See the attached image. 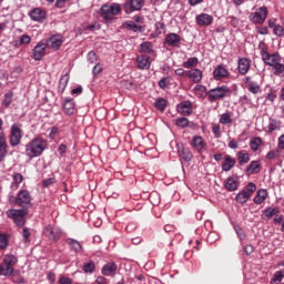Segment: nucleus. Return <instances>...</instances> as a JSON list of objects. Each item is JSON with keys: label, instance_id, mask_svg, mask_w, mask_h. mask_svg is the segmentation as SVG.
<instances>
[{"label": "nucleus", "instance_id": "f257e3e1", "mask_svg": "<svg viewBox=\"0 0 284 284\" xmlns=\"http://www.w3.org/2000/svg\"><path fill=\"white\" fill-rule=\"evenodd\" d=\"M261 59L265 65L273 69V74L275 77L284 78V64L281 62L283 61V58L280 53H270L265 48H262Z\"/></svg>", "mask_w": 284, "mask_h": 284}, {"label": "nucleus", "instance_id": "f03ea898", "mask_svg": "<svg viewBox=\"0 0 284 284\" xmlns=\"http://www.w3.org/2000/svg\"><path fill=\"white\" fill-rule=\"evenodd\" d=\"M47 145L48 144L43 139L36 138L26 144V155L30 161H32V159H37V156H41V154H43Z\"/></svg>", "mask_w": 284, "mask_h": 284}, {"label": "nucleus", "instance_id": "7ed1b4c3", "mask_svg": "<svg viewBox=\"0 0 284 284\" xmlns=\"http://www.w3.org/2000/svg\"><path fill=\"white\" fill-rule=\"evenodd\" d=\"M19 260L14 255H4L3 265L0 264V276H19V271L14 270V265Z\"/></svg>", "mask_w": 284, "mask_h": 284}, {"label": "nucleus", "instance_id": "20e7f679", "mask_svg": "<svg viewBox=\"0 0 284 284\" xmlns=\"http://www.w3.org/2000/svg\"><path fill=\"white\" fill-rule=\"evenodd\" d=\"M100 11L105 23H112L114 17L121 12V4L114 2L111 4H103Z\"/></svg>", "mask_w": 284, "mask_h": 284}, {"label": "nucleus", "instance_id": "39448f33", "mask_svg": "<svg viewBox=\"0 0 284 284\" xmlns=\"http://www.w3.org/2000/svg\"><path fill=\"white\" fill-rule=\"evenodd\" d=\"M232 94V90L227 85L216 87L209 91V101L212 103L214 101H221Z\"/></svg>", "mask_w": 284, "mask_h": 284}, {"label": "nucleus", "instance_id": "423d86ee", "mask_svg": "<svg viewBox=\"0 0 284 284\" xmlns=\"http://www.w3.org/2000/svg\"><path fill=\"white\" fill-rule=\"evenodd\" d=\"M21 139H23L21 126L17 123L12 124L9 135V143L11 148H17V145H20Z\"/></svg>", "mask_w": 284, "mask_h": 284}, {"label": "nucleus", "instance_id": "0eeeda50", "mask_svg": "<svg viewBox=\"0 0 284 284\" xmlns=\"http://www.w3.org/2000/svg\"><path fill=\"white\" fill-rule=\"evenodd\" d=\"M10 201H13L20 207H26V205H30V203H32V196L30 195V191L21 190L18 192L17 197L11 196Z\"/></svg>", "mask_w": 284, "mask_h": 284}, {"label": "nucleus", "instance_id": "6e6552de", "mask_svg": "<svg viewBox=\"0 0 284 284\" xmlns=\"http://www.w3.org/2000/svg\"><path fill=\"white\" fill-rule=\"evenodd\" d=\"M8 219H12L19 227H23L26 225V216L23 210H8L7 211Z\"/></svg>", "mask_w": 284, "mask_h": 284}, {"label": "nucleus", "instance_id": "1a4fd4ad", "mask_svg": "<svg viewBox=\"0 0 284 284\" xmlns=\"http://www.w3.org/2000/svg\"><path fill=\"white\" fill-rule=\"evenodd\" d=\"M143 6H145V0H129L123 3V10L125 14H132V12L141 10Z\"/></svg>", "mask_w": 284, "mask_h": 284}, {"label": "nucleus", "instance_id": "9d476101", "mask_svg": "<svg viewBox=\"0 0 284 284\" xmlns=\"http://www.w3.org/2000/svg\"><path fill=\"white\" fill-rule=\"evenodd\" d=\"M248 19L252 23H265V19H267V7H260L248 16Z\"/></svg>", "mask_w": 284, "mask_h": 284}, {"label": "nucleus", "instance_id": "9b49d317", "mask_svg": "<svg viewBox=\"0 0 284 284\" xmlns=\"http://www.w3.org/2000/svg\"><path fill=\"white\" fill-rule=\"evenodd\" d=\"M48 48V44L43 41H40L37 43V45L33 48L32 51V59L34 61H41L45 57V49Z\"/></svg>", "mask_w": 284, "mask_h": 284}, {"label": "nucleus", "instance_id": "f8f14e48", "mask_svg": "<svg viewBox=\"0 0 284 284\" xmlns=\"http://www.w3.org/2000/svg\"><path fill=\"white\" fill-rule=\"evenodd\" d=\"M195 23L200 27L207 28L214 23V17L209 13H200L195 17Z\"/></svg>", "mask_w": 284, "mask_h": 284}, {"label": "nucleus", "instance_id": "ddd939ff", "mask_svg": "<svg viewBox=\"0 0 284 284\" xmlns=\"http://www.w3.org/2000/svg\"><path fill=\"white\" fill-rule=\"evenodd\" d=\"M43 234L48 237L49 241H57V239L61 237V231L59 227H54L52 225L45 226Z\"/></svg>", "mask_w": 284, "mask_h": 284}, {"label": "nucleus", "instance_id": "4468645a", "mask_svg": "<svg viewBox=\"0 0 284 284\" xmlns=\"http://www.w3.org/2000/svg\"><path fill=\"white\" fill-rule=\"evenodd\" d=\"M252 67V60L247 58H240L237 61V70L242 75L247 74L250 72V68Z\"/></svg>", "mask_w": 284, "mask_h": 284}, {"label": "nucleus", "instance_id": "2eb2a0df", "mask_svg": "<svg viewBox=\"0 0 284 284\" xmlns=\"http://www.w3.org/2000/svg\"><path fill=\"white\" fill-rule=\"evenodd\" d=\"M178 153L180 159H182V161H185L186 163H190V161H192L194 156L192 154V151H190L189 148L183 146V144H178Z\"/></svg>", "mask_w": 284, "mask_h": 284}, {"label": "nucleus", "instance_id": "dca6fc26", "mask_svg": "<svg viewBox=\"0 0 284 284\" xmlns=\"http://www.w3.org/2000/svg\"><path fill=\"white\" fill-rule=\"evenodd\" d=\"M213 77L215 81H221V79H227L230 77V71H227L225 65L220 64L214 69Z\"/></svg>", "mask_w": 284, "mask_h": 284}, {"label": "nucleus", "instance_id": "f3484780", "mask_svg": "<svg viewBox=\"0 0 284 284\" xmlns=\"http://www.w3.org/2000/svg\"><path fill=\"white\" fill-rule=\"evenodd\" d=\"M165 43L171 48H180L181 47V36L176 33H169L165 36Z\"/></svg>", "mask_w": 284, "mask_h": 284}, {"label": "nucleus", "instance_id": "a211bd4d", "mask_svg": "<svg viewBox=\"0 0 284 284\" xmlns=\"http://www.w3.org/2000/svg\"><path fill=\"white\" fill-rule=\"evenodd\" d=\"M8 156V142L6 141V134L0 133V163L6 161Z\"/></svg>", "mask_w": 284, "mask_h": 284}, {"label": "nucleus", "instance_id": "6ab92c4d", "mask_svg": "<svg viewBox=\"0 0 284 284\" xmlns=\"http://www.w3.org/2000/svg\"><path fill=\"white\" fill-rule=\"evenodd\" d=\"M116 270H118L116 263L109 262L103 265L101 270V274H103V276H114L116 274Z\"/></svg>", "mask_w": 284, "mask_h": 284}, {"label": "nucleus", "instance_id": "aec40b11", "mask_svg": "<svg viewBox=\"0 0 284 284\" xmlns=\"http://www.w3.org/2000/svg\"><path fill=\"white\" fill-rule=\"evenodd\" d=\"M45 17L47 13L41 8H34L30 12V19L32 21H38L39 23H41V21H44Z\"/></svg>", "mask_w": 284, "mask_h": 284}, {"label": "nucleus", "instance_id": "412c9836", "mask_svg": "<svg viewBox=\"0 0 284 284\" xmlns=\"http://www.w3.org/2000/svg\"><path fill=\"white\" fill-rule=\"evenodd\" d=\"M178 112L184 116H190L192 114V102L183 101L178 105Z\"/></svg>", "mask_w": 284, "mask_h": 284}, {"label": "nucleus", "instance_id": "4be33fe9", "mask_svg": "<svg viewBox=\"0 0 284 284\" xmlns=\"http://www.w3.org/2000/svg\"><path fill=\"white\" fill-rule=\"evenodd\" d=\"M136 63L140 70H150V65H152L148 55H138Z\"/></svg>", "mask_w": 284, "mask_h": 284}, {"label": "nucleus", "instance_id": "5701e85b", "mask_svg": "<svg viewBox=\"0 0 284 284\" xmlns=\"http://www.w3.org/2000/svg\"><path fill=\"white\" fill-rule=\"evenodd\" d=\"M189 79H192L193 83H201L203 80V71L201 69H192L189 71V74H186Z\"/></svg>", "mask_w": 284, "mask_h": 284}, {"label": "nucleus", "instance_id": "b1692460", "mask_svg": "<svg viewBox=\"0 0 284 284\" xmlns=\"http://www.w3.org/2000/svg\"><path fill=\"white\" fill-rule=\"evenodd\" d=\"M48 45H50L52 50H59L61 45H63V40L61 39V36H52L48 40Z\"/></svg>", "mask_w": 284, "mask_h": 284}, {"label": "nucleus", "instance_id": "393cba45", "mask_svg": "<svg viewBox=\"0 0 284 284\" xmlns=\"http://www.w3.org/2000/svg\"><path fill=\"white\" fill-rule=\"evenodd\" d=\"M75 111L77 109L74 108V100L65 99L63 102V112L68 115H72Z\"/></svg>", "mask_w": 284, "mask_h": 284}, {"label": "nucleus", "instance_id": "a878e982", "mask_svg": "<svg viewBox=\"0 0 284 284\" xmlns=\"http://www.w3.org/2000/svg\"><path fill=\"white\" fill-rule=\"evenodd\" d=\"M239 179L237 178H229L225 181V189L229 192H235V190H239Z\"/></svg>", "mask_w": 284, "mask_h": 284}, {"label": "nucleus", "instance_id": "bb28decb", "mask_svg": "<svg viewBox=\"0 0 284 284\" xmlns=\"http://www.w3.org/2000/svg\"><path fill=\"white\" fill-rule=\"evenodd\" d=\"M265 199H267V191L265 189H261L256 192L253 201L256 205H261V203H265Z\"/></svg>", "mask_w": 284, "mask_h": 284}, {"label": "nucleus", "instance_id": "cd10ccee", "mask_svg": "<svg viewBox=\"0 0 284 284\" xmlns=\"http://www.w3.org/2000/svg\"><path fill=\"white\" fill-rule=\"evenodd\" d=\"M234 165H236V161L234 159H232V156L226 155L225 161L222 164V170H223V172H230V170H232V168H234Z\"/></svg>", "mask_w": 284, "mask_h": 284}, {"label": "nucleus", "instance_id": "c85d7f7f", "mask_svg": "<svg viewBox=\"0 0 284 284\" xmlns=\"http://www.w3.org/2000/svg\"><path fill=\"white\" fill-rule=\"evenodd\" d=\"M140 50L141 52H143L144 54H154V45L152 44V42L146 41V42H142L140 44Z\"/></svg>", "mask_w": 284, "mask_h": 284}, {"label": "nucleus", "instance_id": "c756f323", "mask_svg": "<svg viewBox=\"0 0 284 284\" xmlns=\"http://www.w3.org/2000/svg\"><path fill=\"white\" fill-rule=\"evenodd\" d=\"M191 145L197 150V152H202L203 148H205V142H203V138L201 136H194Z\"/></svg>", "mask_w": 284, "mask_h": 284}, {"label": "nucleus", "instance_id": "7c9ffc66", "mask_svg": "<svg viewBox=\"0 0 284 284\" xmlns=\"http://www.w3.org/2000/svg\"><path fill=\"white\" fill-rule=\"evenodd\" d=\"M70 81V75L67 73L60 78L58 90L63 94L65 88H68V82Z\"/></svg>", "mask_w": 284, "mask_h": 284}, {"label": "nucleus", "instance_id": "2f4dec72", "mask_svg": "<svg viewBox=\"0 0 284 284\" xmlns=\"http://www.w3.org/2000/svg\"><path fill=\"white\" fill-rule=\"evenodd\" d=\"M250 192L243 190L236 195V201L243 205L246 201H250Z\"/></svg>", "mask_w": 284, "mask_h": 284}, {"label": "nucleus", "instance_id": "473e14b6", "mask_svg": "<svg viewBox=\"0 0 284 284\" xmlns=\"http://www.w3.org/2000/svg\"><path fill=\"white\" fill-rule=\"evenodd\" d=\"M199 65V58H189L187 61L183 62V68L190 70L191 68H196Z\"/></svg>", "mask_w": 284, "mask_h": 284}, {"label": "nucleus", "instance_id": "72a5a7b5", "mask_svg": "<svg viewBox=\"0 0 284 284\" xmlns=\"http://www.w3.org/2000/svg\"><path fill=\"white\" fill-rule=\"evenodd\" d=\"M263 144V139L261 138H254L251 140L250 142V149L253 152H257L258 148H261V145Z\"/></svg>", "mask_w": 284, "mask_h": 284}, {"label": "nucleus", "instance_id": "f704fd0d", "mask_svg": "<svg viewBox=\"0 0 284 284\" xmlns=\"http://www.w3.org/2000/svg\"><path fill=\"white\" fill-rule=\"evenodd\" d=\"M284 278V270L275 272L273 278H271V284H280Z\"/></svg>", "mask_w": 284, "mask_h": 284}, {"label": "nucleus", "instance_id": "c9c22d12", "mask_svg": "<svg viewBox=\"0 0 284 284\" xmlns=\"http://www.w3.org/2000/svg\"><path fill=\"white\" fill-rule=\"evenodd\" d=\"M237 160L240 165H245V163H250V154L243 151H240L237 153Z\"/></svg>", "mask_w": 284, "mask_h": 284}, {"label": "nucleus", "instance_id": "e433bc0d", "mask_svg": "<svg viewBox=\"0 0 284 284\" xmlns=\"http://www.w3.org/2000/svg\"><path fill=\"white\" fill-rule=\"evenodd\" d=\"M32 42V38L28 34H22L20 37V40L16 42V48H19V45H28L29 43Z\"/></svg>", "mask_w": 284, "mask_h": 284}, {"label": "nucleus", "instance_id": "4c0bfd02", "mask_svg": "<svg viewBox=\"0 0 284 284\" xmlns=\"http://www.w3.org/2000/svg\"><path fill=\"white\" fill-rule=\"evenodd\" d=\"M276 130H281V121L271 119L268 122V132H276Z\"/></svg>", "mask_w": 284, "mask_h": 284}, {"label": "nucleus", "instance_id": "58836bf2", "mask_svg": "<svg viewBox=\"0 0 284 284\" xmlns=\"http://www.w3.org/2000/svg\"><path fill=\"white\" fill-rule=\"evenodd\" d=\"M166 105H168V101L163 98H159L154 102V106L156 108V110H160L161 112H163V110H165Z\"/></svg>", "mask_w": 284, "mask_h": 284}, {"label": "nucleus", "instance_id": "ea45409f", "mask_svg": "<svg viewBox=\"0 0 284 284\" xmlns=\"http://www.w3.org/2000/svg\"><path fill=\"white\" fill-rule=\"evenodd\" d=\"M258 170H261V164H258V161H252L247 166V171L252 172V174H258Z\"/></svg>", "mask_w": 284, "mask_h": 284}, {"label": "nucleus", "instance_id": "a19ab883", "mask_svg": "<svg viewBox=\"0 0 284 284\" xmlns=\"http://www.w3.org/2000/svg\"><path fill=\"white\" fill-rule=\"evenodd\" d=\"M124 28H129V30H133V32H141V30H143V27L135 24L134 21L124 22Z\"/></svg>", "mask_w": 284, "mask_h": 284}, {"label": "nucleus", "instance_id": "79ce46f5", "mask_svg": "<svg viewBox=\"0 0 284 284\" xmlns=\"http://www.w3.org/2000/svg\"><path fill=\"white\" fill-rule=\"evenodd\" d=\"M248 92H251L252 94H258V92H261V85H258L257 82H250Z\"/></svg>", "mask_w": 284, "mask_h": 284}, {"label": "nucleus", "instance_id": "37998d69", "mask_svg": "<svg viewBox=\"0 0 284 284\" xmlns=\"http://www.w3.org/2000/svg\"><path fill=\"white\" fill-rule=\"evenodd\" d=\"M95 264L94 261H90L89 263H85L83 265V272H85V274H92V272H94L95 270Z\"/></svg>", "mask_w": 284, "mask_h": 284}, {"label": "nucleus", "instance_id": "c03bdc74", "mask_svg": "<svg viewBox=\"0 0 284 284\" xmlns=\"http://www.w3.org/2000/svg\"><path fill=\"white\" fill-rule=\"evenodd\" d=\"M232 121V115H230V113H223L220 118V123H222V125H230Z\"/></svg>", "mask_w": 284, "mask_h": 284}, {"label": "nucleus", "instance_id": "a18cd8bd", "mask_svg": "<svg viewBox=\"0 0 284 284\" xmlns=\"http://www.w3.org/2000/svg\"><path fill=\"white\" fill-rule=\"evenodd\" d=\"M278 209L267 207L263 211V214L266 216V219H272V216H275V214H278Z\"/></svg>", "mask_w": 284, "mask_h": 284}, {"label": "nucleus", "instance_id": "49530a36", "mask_svg": "<svg viewBox=\"0 0 284 284\" xmlns=\"http://www.w3.org/2000/svg\"><path fill=\"white\" fill-rule=\"evenodd\" d=\"M8 235L0 233V250H8Z\"/></svg>", "mask_w": 284, "mask_h": 284}, {"label": "nucleus", "instance_id": "de8ad7c7", "mask_svg": "<svg viewBox=\"0 0 284 284\" xmlns=\"http://www.w3.org/2000/svg\"><path fill=\"white\" fill-rule=\"evenodd\" d=\"M175 125H178V128H187L190 120H187V118H179L176 119Z\"/></svg>", "mask_w": 284, "mask_h": 284}, {"label": "nucleus", "instance_id": "09e8293b", "mask_svg": "<svg viewBox=\"0 0 284 284\" xmlns=\"http://www.w3.org/2000/svg\"><path fill=\"white\" fill-rule=\"evenodd\" d=\"M69 245L72 247V250H74V252H81L82 246L79 241L70 239Z\"/></svg>", "mask_w": 284, "mask_h": 284}, {"label": "nucleus", "instance_id": "8fccbe9b", "mask_svg": "<svg viewBox=\"0 0 284 284\" xmlns=\"http://www.w3.org/2000/svg\"><path fill=\"white\" fill-rule=\"evenodd\" d=\"M12 97H13L12 92H9V93H6V94H4L3 105H4L6 108H10V105H11V103H12Z\"/></svg>", "mask_w": 284, "mask_h": 284}, {"label": "nucleus", "instance_id": "3c124183", "mask_svg": "<svg viewBox=\"0 0 284 284\" xmlns=\"http://www.w3.org/2000/svg\"><path fill=\"white\" fill-rule=\"evenodd\" d=\"M163 30H165V23L156 22L155 23V33H156V36L163 34Z\"/></svg>", "mask_w": 284, "mask_h": 284}, {"label": "nucleus", "instance_id": "603ef678", "mask_svg": "<svg viewBox=\"0 0 284 284\" xmlns=\"http://www.w3.org/2000/svg\"><path fill=\"white\" fill-rule=\"evenodd\" d=\"M87 60L89 61V63H92V64L97 63V60H98L97 53L94 51H90L87 55Z\"/></svg>", "mask_w": 284, "mask_h": 284}, {"label": "nucleus", "instance_id": "864d4df0", "mask_svg": "<svg viewBox=\"0 0 284 284\" xmlns=\"http://www.w3.org/2000/svg\"><path fill=\"white\" fill-rule=\"evenodd\" d=\"M273 32L276 37H284V28L281 24L275 26Z\"/></svg>", "mask_w": 284, "mask_h": 284}, {"label": "nucleus", "instance_id": "5fc2aeb1", "mask_svg": "<svg viewBox=\"0 0 284 284\" xmlns=\"http://www.w3.org/2000/svg\"><path fill=\"white\" fill-rule=\"evenodd\" d=\"M245 192H248L250 196H252V194H254V192H256V184H254V182H250L246 185Z\"/></svg>", "mask_w": 284, "mask_h": 284}, {"label": "nucleus", "instance_id": "6e6d98bb", "mask_svg": "<svg viewBox=\"0 0 284 284\" xmlns=\"http://www.w3.org/2000/svg\"><path fill=\"white\" fill-rule=\"evenodd\" d=\"M212 132H213L215 139H221V125L214 124L212 126Z\"/></svg>", "mask_w": 284, "mask_h": 284}, {"label": "nucleus", "instance_id": "4d7b16f0", "mask_svg": "<svg viewBox=\"0 0 284 284\" xmlns=\"http://www.w3.org/2000/svg\"><path fill=\"white\" fill-rule=\"evenodd\" d=\"M13 181H14L17 187H19V184L23 183V175L21 173H14Z\"/></svg>", "mask_w": 284, "mask_h": 284}, {"label": "nucleus", "instance_id": "13d9d810", "mask_svg": "<svg viewBox=\"0 0 284 284\" xmlns=\"http://www.w3.org/2000/svg\"><path fill=\"white\" fill-rule=\"evenodd\" d=\"M55 183H57V179L49 178L43 181L42 185L43 187H50V185H54Z\"/></svg>", "mask_w": 284, "mask_h": 284}, {"label": "nucleus", "instance_id": "bf43d9fd", "mask_svg": "<svg viewBox=\"0 0 284 284\" xmlns=\"http://www.w3.org/2000/svg\"><path fill=\"white\" fill-rule=\"evenodd\" d=\"M101 72H103V67L101 65V63H95L93 67V74H101Z\"/></svg>", "mask_w": 284, "mask_h": 284}, {"label": "nucleus", "instance_id": "052dcab7", "mask_svg": "<svg viewBox=\"0 0 284 284\" xmlns=\"http://www.w3.org/2000/svg\"><path fill=\"white\" fill-rule=\"evenodd\" d=\"M22 236H23L24 243H28V241H30V230L28 227L23 229Z\"/></svg>", "mask_w": 284, "mask_h": 284}, {"label": "nucleus", "instance_id": "680f3d73", "mask_svg": "<svg viewBox=\"0 0 284 284\" xmlns=\"http://www.w3.org/2000/svg\"><path fill=\"white\" fill-rule=\"evenodd\" d=\"M159 88H161V90H165V88H168V78H162L159 81Z\"/></svg>", "mask_w": 284, "mask_h": 284}, {"label": "nucleus", "instance_id": "e2e57ef3", "mask_svg": "<svg viewBox=\"0 0 284 284\" xmlns=\"http://www.w3.org/2000/svg\"><path fill=\"white\" fill-rule=\"evenodd\" d=\"M278 143H277V148L278 150H284V134H282L280 138H278Z\"/></svg>", "mask_w": 284, "mask_h": 284}, {"label": "nucleus", "instance_id": "0e129e2a", "mask_svg": "<svg viewBox=\"0 0 284 284\" xmlns=\"http://www.w3.org/2000/svg\"><path fill=\"white\" fill-rule=\"evenodd\" d=\"M244 252H245L246 256H250V254H252V253L254 252V246H252V245H246V246L244 247Z\"/></svg>", "mask_w": 284, "mask_h": 284}, {"label": "nucleus", "instance_id": "69168bd1", "mask_svg": "<svg viewBox=\"0 0 284 284\" xmlns=\"http://www.w3.org/2000/svg\"><path fill=\"white\" fill-rule=\"evenodd\" d=\"M100 26L99 24H89L85 27V30H90L91 32H94V30H100Z\"/></svg>", "mask_w": 284, "mask_h": 284}, {"label": "nucleus", "instance_id": "338daca9", "mask_svg": "<svg viewBox=\"0 0 284 284\" xmlns=\"http://www.w3.org/2000/svg\"><path fill=\"white\" fill-rule=\"evenodd\" d=\"M236 234H237L240 241H244L245 240V233L243 232L242 229H236Z\"/></svg>", "mask_w": 284, "mask_h": 284}, {"label": "nucleus", "instance_id": "774afa93", "mask_svg": "<svg viewBox=\"0 0 284 284\" xmlns=\"http://www.w3.org/2000/svg\"><path fill=\"white\" fill-rule=\"evenodd\" d=\"M59 284H72V280L69 277H60Z\"/></svg>", "mask_w": 284, "mask_h": 284}]
</instances>
